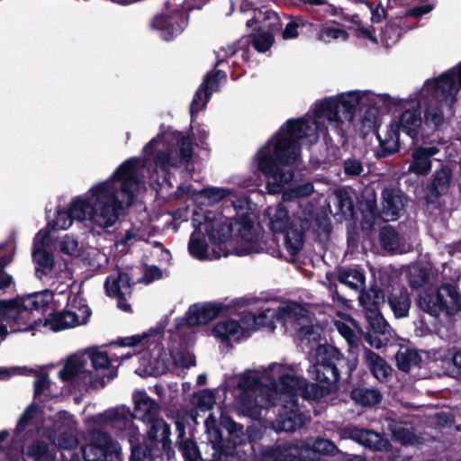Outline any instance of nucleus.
Instances as JSON below:
<instances>
[{"instance_id":"nucleus-1","label":"nucleus","mask_w":461,"mask_h":461,"mask_svg":"<svg viewBox=\"0 0 461 461\" xmlns=\"http://www.w3.org/2000/svg\"><path fill=\"white\" fill-rule=\"evenodd\" d=\"M366 99V91L344 92L316 102L311 116L288 120L256 155L258 168L267 179V192L281 193L294 178V172L285 167L299 160L298 140L313 144L330 128L340 134L345 122L351 121L357 107H365Z\"/></svg>"},{"instance_id":"nucleus-2","label":"nucleus","mask_w":461,"mask_h":461,"mask_svg":"<svg viewBox=\"0 0 461 461\" xmlns=\"http://www.w3.org/2000/svg\"><path fill=\"white\" fill-rule=\"evenodd\" d=\"M141 161L132 158L124 161L105 181L92 185L84 195L75 197L68 210H58L56 219L48 222L34 238L33 258L38 265L36 274L48 275L53 267V258L46 249L52 230H68L73 221L109 228L119 219L122 212L129 208L144 189L140 179Z\"/></svg>"},{"instance_id":"nucleus-3","label":"nucleus","mask_w":461,"mask_h":461,"mask_svg":"<svg viewBox=\"0 0 461 461\" xmlns=\"http://www.w3.org/2000/svg\"><path fill=\"white\" fill-rule=\"evenodd\" d=\"M267 375L268 366L262 370H249L230 377L229 384H237L240 390L234 406L240 413L258 419L262 409L278 402L281 407L273 422V428L276 431H294L304 423L296 401L298 395L302 396V392H288L287 380L282 384L277 377L270 379Z\"/></svg>"},{"instance_id":"nucleus-4","label":"nucleus","mask_w":461,"mask_h":461,"mask_svg":"<svg viewBox=\"0 0 461 461\" xmlns=\"http://www.w3.org/2000/svg\"><path fill=\"white\" fill-rule=\"evenodd\" d=\"M258 240L257 230L248 215L234 223L222 215H206L192 233L188 251L199 260L217 259L232 253L244 256L259 251Z\"/></svg>"},{"instance_id":"nucleus-5","label":"nucleus","mask_w":461,"mask_h":461,"mask_svg":"<svg viewBox=\"0 0 461 461\" xmlns=\"http://www.w3.org/2000/svg\"><path fill=\"white\" fill-rule=\"evenodd\" d=\"M461 87V62L435 79L425 81L421 88L405 101L396 127L416 139L426 128L436 130L443 122V107L450 106Z\"/></svg>"},{"instance_id":"nucleus-6","label":"nucleus","mask_w":461,"mask_h":461,"mask_svg":"<svg viewBox=\"0 0 461 461\" xmlns=\"http://www.w3.org/2000/svg\"><path fill=\"white\" fill-rule=\"evenodd\" d=\"M316 362L309 369L312 378L321 384H308L298 375L294 368L283 364L274 363L268 366V378L277 377L283 384L288 381V392L300 390L302 397L321 400L334 393L338 389L339 372L338 366L342 359L341 353L330 345L320 344L316 348Z\"/></svg>"},{"instance_id":"nucleus-7","label":"nucleus","mask_w":461,"mask_h":461,"mask_svg":"<svg viewBox=\"0 0 461 461\" xmlns=\"http://www.w3.org/2000/svg\"><path fill=\"white\" fill-rule=\"evenodd\" d=\"M245 317H252L255 320V323L251 326V331L260 327L274 329L276 321H278L284 325L294 326L302 342H305L309 346L321 340V328L303 324L307 318V311L295 303H285L277 309L262 307L258 314L247 313Z\"/></svg>"},{"instance_id":"nucleus-8","label":"nucleus","mask_w":461,"mask_h":461,"mask_svg":"<svg viewBox=\"0 0 461 461\" xmlns=\"http://www.w3.org/2000/svg\"><path fill=\"white\" fill-rule=\"evenodd\" d=\"M52 301L53 292L50 290L13 301H0V340H4L9 333L35 330L34 325H28L31 311L42 308Z\"/></svg>"},{"instance_id":"nucleus-9","label":"nucleus","mask_w":461,"mask_h":461,"mask_svg":"<svg viewBox=\"0 0 461 461\" xmlns=\"http://www.w3.org/2000/svg\"><path fill=\"white\" fill-rule=\"evenodd\" d=\"M208 444L213 450L210 461H226V458L238 456L241 458V447L250 440V435L243 425L238 424L230 419L222 420V425L228 436L224 438L216 425V419L211 413L204 421Z\"/></svg>"},{"instance_id":"nucleus-10","label":"nucleus","mask_w":461,"mask_h":461,"mask_svg":"<svg viewBox=\"0 0 461 461\" xmlns=\"http://www.w3.org/2000/svg\"><path fill=\"white\" fill-rule=\"evenodd\" d=\"M144 153L148 157L154 155L156 165L166 171L190 160L193 154L192 142L183 133L168 131L147 144Z\"/></svg>"},{"instance_id":"nucleus-11","label":"nucleus","mask_w":461,"mask_h":461,"mask_svg":"<svg viewBox=\"0 0 461 461\" xmlns=\"http://www.w3.org/2000/svg\"><path fill=\"white\" fill-rule=\"evenodd\" d=\"M143 372L147 375H160L171 370L174 366L184 371L196 365L194 356L185 348H177L173 342L170 352L167 353L160 345L156 344L150 353H144L140 357Z\"/></svg>"},{"instance_id":"nucleus-12","label":"nucleus","mask_w":461,"mask_h":461,"mask_svg":"<svg viewBox=\"0 0 461 461\" xmlns=\"http://www.w3.org/2000/svg\"><path fill=\"white\" fill-rule=\"evenodd\" d=\"M265 216L272 231L285 234V245L289 254L296 255L303 245V233L309 227L308 217L291 218L281 203L268 207Z\"/></svg>"},{"instance_id":"nucleus-13","label":"nucleus","mask_w":461,"mask_h":461,"mask_svg":"<svg viewBox=\"0 0 461 461\" xmlns=\"http://www.w3.org/2000/svg\"><path fill=\"white\" fill-rule=\"evenodd\" d=\"M418 303L423 312L435 317L442 313L453 315L461 308L459 294L452 285H443L437 290L422 292Z\"/></svg>"},{"instance_id":"nucleus-14","label":"nucleus","mask_w":461,"mask_h":461,"mask_svg":"<svg viewBox=\"0 0 461 461\" xmlns=\"http://www.w3.org/2000/svg\"><path fill=\"white\" fill-rule=\"evenodd\" d=\"M133 417L147 423V435L151 439L167 440L170 435L169 426L158 418V404L145 392L133 394Z\"/></svg>"},{"instance_id":"nucleus-15","label":"nucleus","mask_w":461,"mask_h":461,"mask_svg":"<svg viewBox=\"0 0 461 461\" xmlns=\"http://www.w3.org/2000/svg\"><path fill=\"white\" fill-rule=\"evenodd\" d=\"M90 316V309L87 306H83L78 308L76 312L65 311L51 314L43 321L35 322L34 326L35 329H38L39 326L42 325L50 330L60 331L86 324Z\"/></svg>"},{"instance_id":"nucleus-16","label":"nucleus","mask_w":461,"mask_h":461,"mask_svg":"<svg viewBox=\"0 0 461 461\" xmlns=\"http://www.w3.org/2000/svg\"><path fill=\"white\" fill-rule=\"evenodd\" d=\"M88 357L92 362L93 370H88L86 384L103 387L108 381L116 376V370L111 366V360L106 352L98 349H89Z\"/></svg>"},{"instance_id":"nucleus-17","label":"nucleus","mask_w":461,"mask_h":461,"mask_svg":"<svg viewBox=\"0 0 461 461\" xmlns=\"http://www.w3.org/2000/svg\"><path fill=\"white\" fill-rule=\"evenodd\" d=\"M121 447L101 431H94L90 435L89 442L82 448L86 461H99L104 456H114L120 459Z\"/></svg>"},{"instance_id":"nucleus-18","label":"nucleus","mask_w":461,"mask_h":461,"mask_svg":"<svg viewBox=\"0 0 461 461\" xmlns=\"http://www.w3.org/2000/svg\"><path fill=\"white\" fill-rule=\"evenodd\" d=\"M384 302V293L376 286H372L368 291L361 292L359 295V303L366 310V319L373 330L379 333H384L386 329V323L379 312V308Z\"/></svg>"},{"instance_id":"nucleus-19","label":"nucleus","mask_w":461,"mask_h":461,"mask_svg":"<svg viewBox=\"0 0 461 461\" xmlns=\"http://www.w3.org/2000/svg\"><path fill=\"white\" fill-rule=\"evenodd\" d=\"M255 323L252 317H245L240 321L229 319L216 323L212 330V335L221 341H238L249 336L251 332V326Z\"/></svg>"},{"instance_id":"nucleus-20","label":"nucleus","mask_w":461,"mask_h":461,"mask_svg":"<svg viewBox=\"0 0 461 461\" xmlns=\"http://www.w3.org/2000/svg\"><path fill=\"white\" fill-rule=\"evenodd\" d=\"M103 418L104 420L111 422L112 427L121 437H127L131 447L137 445L140 431L133 423L132 415L128 409L109 410L103 414Z\"/></svg>"},{"instance_id":"nucleus-21","label":"nucleus","mask_w":461,"mask_h":461,"mask_svg":"<svg viewBox=\"0 0 461 461\" xmlns=\"http://www.w3.org/2000/svg\"><path fill=\"white\" fill-rule=\"evenodd\" d=\"M59 420L55 423V428L59 431L56 435L50 431L46 430L45 428L39 430L41 436H46L55 446L69 449L77 445V439L70 431L73 429L74 421L68 412H59L58 414Z\"/></svg>"},{"instance_id":"nucleus-22","label":"nucleus","mask_w":461,"mask_h":461,"mask_svg":"<svg viewBox=\"0 0 461 461\" xmlns=\"http://www.w3.org/2000/svg\"><path fill=\"white\" fill-rule=\"evenodd\" d=\"M405 206V197L400 189L385 188L382 193L381 217L385 221L397 220Z\"/></svg>"},{"instance_id":"nucleus-23","label":"nucleus","mask_w":461,"mask_h":461,"mask_svg":"<svg viewBox=\"0 0 461 461\" xmlns=\"http://www.w3.org/2000/svg\"><path fill=\"white\" fill-rule=\"evenodd\" d=\"M439 152V148L432 145L429 147H418L411 152V160L408 167V173L418 176L428 175L432 168L431 158Z\"/></svg>"},{"instance_id":"nucleus-24","label":"nucleus","mask_w":461,"mask_h":461,"mask_svg":"<svg viewBox=\"0 0 461 461\" xmlns=\"http://www.w3.org/2000/svg\"><path fill=\"white\" fill-rule=\"evenodd\" d=\"M348 438L375 451L387 450L390 444L387 439L373 430L352 428L348 430Z\"/></svg>"},{"instance_id":"nucleus-25","label":"nucleus","mask_w":461,"mask_h":461,"mask_svg":"<svg viewBox=\"0 0 461 461\" xmlns=\"http://www.w3.org/2000/svg\"><path fill=\"white\" fill-rule=\"evenodd\" d=\"M219 308L214 304L193 305L186 312L185 323L189 327L203 325L216 318Z\"/></svg>"},{"instance_id":"nucleus-26","label":"nucleus","mask_w":461,"mask_h":461,"mask_svg":"<svg viewBox=\"0 0 461 461\" xmlns=\"http://www.w3.org/2000/svg\"><path fill=\"white\" fill-rule=\"evenodd\" d=\"M104 287L109 296H127L131 292L128 275L120 270L107 276Z\"/></svg>"},{"instance_id":"nucleus-27","label":"nucleus","mask_w":461,"mask_h":461,"mask_svg":"<svg viewBox=\"0 0 461 461\" xmlns=\"http://www.w3.org/2000/svg\"><path fill=\"white\" fill-rule=\"evenodd\" d=\"M388 303L396 318L406 317L411 307V299L406 289L393 287L388 296Z\"/></svg>"},{"instance_id":"nucleus-28","label":"nucleus","mask_w":461,"mask_h":461,"mask_svg":"<svg viewBox=\"0 0 461 461\" xmlns=\"http://www.w3.org/2000/svg\"><path fill=\"white\" fill-rule=\"evenodd\" d=\"M86 365V358L85 355L76 354L69 357L64 366L59 371V376L62 380H70L77 375H80L86 384V375L87 371L85 370Z\"/></svg>"},{"instance_id":"nucleus-29","label":"nucleus","mask_w":461,"mask_h":461,"mask_svg":"<svg viewBox=\"0 0 461 461\" xmlns=\"http://www.w3.org/2000/svg\"><path fill=\"white\" fill-rule=\"evenodd\" d=\"M364 358L367 367L377 380L384 382L391 375V366L378 354L366 349Z\"/></svg>"},{"instance_id":"nucleus-30","label":"nucleus","mask_w":461,"mask_h":461,"mask_svg":"<svg viewBox=\"0 0 461 461\" xmlns=\"http://www.w3.org/2000/svg\"><path fill=\"white\" fill-rule=\"evenodd\" d=\"M166 440L148 438L144 441L143 445H134L131 447V461H154L159 455V443Z\"/></svg>"},{"instance_id":"nucleus-31","label":"nucleus","mask_w":461,"mask_h":461,"mask_svg":"<svg viewBox=\"0 0 461 461\" xmlns=\"http://www.w3.org/2000/svg\"><path fill=\"white\" fill-rule=\"evenodd\" d=\"M236 191L234 189L223 188V187H207L198 192V195L202 199L201 203L203 204H213L221 202L222 199L235 195Z\"/></svg>"},{"instance_id":"nucleus-32","label":"nucleus","mask_w":461,"mask_h":461,"mask_svg":"<svg viewBox=\"0 0 461 461\" xmlns=\"http://www.w3.org/2000/svg\"><path fill=\"white\" fill-rule=\"evenodd\" d=\"M25 461H54L52 452L47 444L35 441L24 452Z\"/></svg>"},{"instance_id":"nucleus-33","label":"nucleus","mask_w":461,"mask_h":461,"mask_svg":"<svg viewBox=\"0 0 461 461\" xmlns=\"http://www.w3.org/2000/svg\"><path fill=\"white\" fill-rule=\"evenodd\" d=\"M302 455L297 446L283 445L271 450L266 458L267 461H300L297 456Z\"/></svg>"},{"instance_id":"nucleus-34","label":"nucleus","mask_w":461,"mask_h":461,"mask_svg":"<svg viewBox=\"0 0 461 461\" xmlns=\"http://www.w3.org/2000/svg\"><path fill=\"white\" fill-rule=\"evenodd\" d=\"M451 180V171L447 167H441L433 175L431 192L435 195L446 194L448 190Z\"/></svg>"},{"instance_id":"nucleus-35","label":"nucleus","mask_w":461,"mask_h":461,"mask_svg":"<svg viewBox=\"0 0 461 461\" xmlns=\"http://www.w3.org/2000/svg\"><path fill=\"white\" fill-rule=\"evenodd\" d=\"M366 97L365 107H369L376 112L386 110L391 105L397 104L395 98L386 94L376 95L371 91H366Z\"/></svg>"},{"instance_id":"nucleus-36","label":"nucleus","mask_w":461,"mask_h":461,"mask_svg":"<svg viewBox=\"0 0 461 461\" xmlns=\"http://www.w3.org/2000/svg\"><path fill=\"white\" fill-rule=\"evenodd\" d=\"M380 242L382 247L386 250L398 252L404 251V249H402L400 246V236L391 226H385L381 230Z\"/></svg>"},{"instance_id":"nucleus-37","label":"nucleus","mask_w":461,"mask_h":461,"mask_svg":"<svg viewBox=\"0 0 461 461\" xmlns=\"http://www.w3.org/2000/svg\"><path fill=\"white\" fill-rule=\"evenodd\" d=\"M355 402L363 406H372L381 401V393L375 389L356 388L351 392Z\"/></svg>"},{"instance_id":"nucleus-38","label":"nucleus","mask_w":461,"mask_h":461,"mask_svg":"<svg viewBox=\"0 0 461 461\" xmlns=\"http://www.w3.org/2000/svg\"><path fill=\"white\" fill-rule=\"evenodd\" d=\"M395 357L398 368L404 372L409 371L420 361L418 352L410 348H401Z\"/></svg>"},{"instance_id":"nucleus-39","label":"nucleus","mask_w":461,"mask_h":461,"mask_svg":"<svg viewBox=\"0 0 461 461\" xmlns=\"http://www.w3.org/2000/svg\"><path fill=\"white\" fill-rule=\"evenodd\" d=\"M339 280L348 287L357 290L363 287L365 284V276L357 269H343L339 274Z\"/></svg>"},{"instance_id":"nucleus-40","label":"nucleus","mask_w":461,"mask_h":461,"mask_svg":"<svg viewBox=\"0 0 461 461\" xmlns=\"http://www.w3.org/2000/svg\"><path fill=\"white\" fill-rule=\"evenodd\" d=\"M406 277L411 287L418 288L426 283L429 277L428 269L420 265H411L406 269Z\"/></svg>"},{"instance_id":"nucleus-41","label":"nucleus","mask_w":461,"mask_h":461,"mask_svg":"<svg viewBox=\"0 0 461 461\" xmlns=\"http://www.w3.org/2000/svg\"><path fill=\"white\" fill-rule=\"evenodd\" d=\"M348 38L346 31L331 25H322L317 34V39L324 43H330L336 40L345 41Z\"/></svg>"},{"instance_id":"nucleus-42","label":"nucleus","mask_w":461,"mask_h":461,"mask_svg":"<svg viewBox=\"0 0 461 461\" xmlns=\"http://www.w3.org/2000/svg\"><path fill=\"white\" fill-rule=\"evenodd\" d=\"M378 139L381 145L380 156L384 157L398 150L399 134L396 130L392 128L384 137L379 134Z\"/></svg>"},{"instance_id":"nucleus-43","label":"nucleus","mask_w":461,"mask_h":461,"mask_svg":"<svg viewBox=\"0 0 461 461\" xmlns=\"http://www.w3.org/2000/svg\"><path fill=\"white\" fill-rule=\"evenodd\" d=\"M193 402L200 411H209L215 404L214 393L211 390L200 391L194 395Z\"/></svg>"},{"instance_id":"nucleus-44","label":"nucleus","mask_w":461,"mask_h":461,"mask_svg":"<svg viewBox=\"0 0 461 461\" xmlns=\"http://www.w3.org/2000/svg\"><path fill=\"white\" fill-rule=\"evenodd\" d=\"M314 192L313 185L310 182L300 185L296 187L283 192L284 201H292L300 197H307Z\"/></svg>"},{"instance_id":"nucleus-45","label":"nucleus","mask_w":461,"mask_h":461,"mask_svg":"<svg viewBox=\"0 0 461 461\" xmlns=\"http://www.w3.org/2000/svg\"><path fill=\"white\" fill-rule=\"evenodd\" d=\"M226 80V74L221 70L215 72L214 74H208L205 77L203 85L200 86L205 93H208L209 95L217 91L219 86Z\"/></svg>"},{"instance_id":"nucleus-46","label":"nucleus","mask_w":461,"mask_h":461,"mask_svg":"<svg viewBox=\"0 0 461 461\" xmlns=\"http://www.w3.org/2000/svg\"><path fill=\"white\" fill-rule=\"evenodd\" d=\"M179 449L185 461H203L197 447L191 440H185L179 445Z\"/></svg>"},{"instance_id":"nucleus-47","label":"nucleus","mask_w":461,"mask_h":461,"mask_svg":"<svg viewBox=\"0 0 461 461\" xmlns=\"http://www.w3.org/2000/svg\"><path fill=\"white\" fill-rule=\"evenodd\" d=\"M335 203L338 205L337 213H341L344 216L351 215L353 212L352 202L347 193L339 191L335 194Z\"/></svg>"},{"instance_id":"nucleus-48","label":"nucleus","mask_w":461,"mask_h":461,"mask_svg":"<svg viewBox=\"0 0 461 461\" xmlns=\"http://www.w3.org/2000/svg\"><path fill=\"white\" fill-rule=\"evenodd\" d=\"M273 36L269 32H258L253 39V45L259 52L267 51L273 44Z\"/></svg>"},{"instance_id":"nucleus-49","label":"nucleus","mask_w":461,"mask_h":461,"mask_svg":"<svg viewBox=\"0 0 461 461\" xmlns=\"http://www.w3.org/2000/svg\"><path fill=\"white\" fill-rule=\"evenodd\" d=\"M353 324L354 323L351 319H347L345 321H335V326L338 331L348 341V344H353L356 341V335L351 327Z\"/></svg>"},{"instance_id":"nucleus-50","label":"nucleus","mask_w":461,"mask_h":461,"mask_svg":"<svg viewBox=\"0 0 461 461\" xmlns=\"http://www.w3.org/2000/svg\"><path fill=\"white\" fill-rule=\"evenodd\" d=\"M312 448L315 453L322 455H334L339 452L337 447L329 439L318 438L312 445Z\"/></svg>"},{"instance_id":"nucleus-51","label":"nucleus","mask_w":461,"mask_h":461,"mask_svg":"<svg viewBox=\"0 0 461 461\" xmlns=\"http://www.w3.org/2000/svg\"><path fill=\"white\" fill-rule=\"evenodd\" d=\"M209 94L205 93L202 87L196 91L190 106L191 116L193 117L195 113H198L205 106L209 101Z\"/></svg>"},{"instance_id":"nucleus-52","label":"nucleus","mask_w":461,"mask_h":461,"mask_svg":"<svg viewBox=\"0 0 461 461\" xmlns=\"http://www.w3.org/2000/svg\"><path fill=\"white\" fill-rule=\"evenodd\" d=\"M32 373V370L25 366H0V380H6L14 375H30Z\"/></svg>"},{"instance_id":"nucleus-53","label":"nucleus","mask_w":461,"mask_h":461,"mask_svg":"<svg viewBox=\"0 0 461 461\" xmlns=\"http://www.w3.org/2000/svg\"><path fill=\"white\" fill-rule=\"evenodd\" d=\"M59 249L64 254L75 256L78 253V243L75 239L65 236L59 242Z\"/></svg>"},{"instance_id":"nucleus-54","label":"nucleus","mask_w":461,"mask_h":461,"mask_svg":"<svg viewBox=\"0 0 461 461\" xmlns=\"http://www.w3.org/2000/svg\"><path fill=\"white\" fill-rule=\"evenodd\" d=\"M344 172L351 176H359L363 172V166L357 159H347L344 162Z\"/></svg>"},{"instance_id":"nucleus-55","label":"nucleus","mask_w":461,"mask_h":461,"mask_svg":"<svg viewBox=\"0 0 461 461\" xmlns=\"http://www.w3.org/2000/svg\"><path fill=\"white\" fill-rule=\"evenodd\" d=\"M37 413V408L33 404L30 405L21 416L18 421V428L21 429H24L35 418Z\"/></svg>"},{"instance_id":"nucleus-56","label":"nucleus","mask_w":461,"mask_h":461,"mask_svg":"<svg viewBox=\"0 0 461 461\" xmlns=\"http://www.w3.org/2000/svg\"><path fill=\"white\" fill-rule=\"evenodd\" d=\"M49 386V378L46 375L38 374L34 381V393L36 397L41 395Z\"/></svg>"},{"instance_id":"nucleus-57","label":"nucleus","mask_w":461,"mask_h":461,"mask_svg":"<svg viewBox=\"0 0 461 461\" xmlns=\"http://www.w3.org/2000/svg\"><path fill=\"white\" fill-rule=\"evenodd\" d=\"M394 438L404 445L412 444L414 441L413 435L403 428L396 429L393 431Z\"/></svg>"},{"instance_id":"nucleus-58","label":"nucleus","mask_w":461,"mask_h":461,"mask_svg":"<svg viewBox=\"0 0 461 461\" xmlns=\"http://www.w3.org/2000/svg\"><path fill=\"white\" fill-rule=\"evenodd\" d=\"M11 258L5 259L0 263V288H5L12 283V276L4 271V267L11 262Z\"/></svg>"},{"instance_id":"nucleus-59","label":"nucleus","mask_w":461,"mask_h":461,"mask_svg":"<svg viewBox=\"0 0 461 461\" xmlns=\"http://www.w3.org/2000/svg\"><path fill=\"white\" fill-rule=\"evenodd\" d=\"M298 27L299 24L296 22L288 23L283 32V38L285 40L296 38L298 36Z\"/></svg>"},{"instance_id":"nucleus-60","label":"nucleus","mask_w":461,"mask_h":461,"mask_svg":"<svg viewBox=\"0 0 461 461\" xmlns=\"http://www.w3.org/2000/svg\"><path fill=\"white\" fill-rule=\"evenodd\" d=\"M264 15L266 16V21L263 23V27L268 30H273L278 21L277 14L272 11H266Z\"/></svg>"},{"instance_id":"nucleus-61","label":"nucleus","mask_w":461,"mask_h":461,"mask_svg":"<svg viewBox=\"0 0 461 461\" xmlns=\"http://www.w3.org/2000/svg\"><path fill=\"white\" fill-rule=\"evenodd\" d=\"M433 7L434 6L432 5L416 6V7L410 9L406 13V14L409 16H413V17L421 16L423 14L429 13L433 9Z\"/></svg>"},{"instance_id":"nucleus-62","label":"nucleus","mask_w":461,"mask_h":461,"mask_svg":"<svg viewBox=\"0 0 461 461\" xmlns=\"http://www.w3.org/2000/svg\"><path fill=\"white\" fill-rule=\"evenodd\" d=\"M162 274L159 268L157 267H150L147 268L145 275H144V281L148 284L154 280L159 279L161 277Z\"/></svg>"},{"instance_id":"nucleus-63","label":"nucleus","mask_w":461,"mask_h":461,"mask_svg":"<svg viewBox=\"0 0 461 461\" xmlns=\"http://www.w3.org/2000/svg\"><path fill=\"white\" fill-rule=\"evenodd\" d=\"M387 32H388V39L384 38L385 43L387 46H391L398 41L399 33H398L396 28H394L392 25H389L388 27H386L384 34H386Z\"/></svg>"},{"instance_id":"nucleus-64","label":"nucleus","mask_w":461,"mask_h":461,"mask_svg":"<svg viewBox=\"0 0 461 461\" xmlns=\"http://www.w3.org/2000/svg\"><path fill=\"white\" fill-rule=\"evenodd\" d=\"M68 287H69V285L66 283H59L56 286H55V284H52L50 290L53 292V297L55 295L67 296V294L68 292Z\"/></svg>"}]
</instances>
